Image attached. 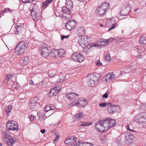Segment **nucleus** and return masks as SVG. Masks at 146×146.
I'll list each match as a JSON object with an SVG mask.
<instances>
[{
	"label": "nucleus",
	"instance_id": "obj_1",
	"mask_svg": "<svg viewBox=\"0 0 146 146\" xmlns=\"http://www.w3.org/2000/svg\"><path fill=\"white\" fill-rule=\"evenodd\" d=\"M29 46V42L28 41H21L17 44L15 49V53L18 54H22L25 50Z\"/></svg>",
	"mask_w": 146,
	"mask_h": 146
},
{
	"label": "nucleus",
	"instance_id": "obj_2",
	"mask_svg": "<svg viewBox=\"0 0 146 146\" xmlns=\"http://www.w3.org/2000/svg\"><path fill=\"white\" fill-rule=\"evenodd\" d=\"M109 8L108 2H105L102 3L96 9V12L100 16H102L105 14L106 10Z\"/></svg>",
	"mask_w": 146,
	"mask_h": 146
},
{
	"label": "nucleus",
	"instance_id": "obj_3",
	"mask_svg": "<svg viewBox=\"0 0 146 146\" xmlns=\"http://www.w3.org/2000/svg\"><path fill=\"white\" fill-rule=\"evenodd\" d=\"M107 124L104 120H101L96 123V128L100 132H103L108 130V128L105 125Z\"/></svg>",
	"mask_w": 146,
	"mask_h": 146
},
{
	"label": "nucleus",
	"instance_id": "obj_4",
	"mask_svg": "<svg viewBox=\"0 0 146 146\" xmlns=\"http://www.w3.org/2000/svg\"><path fill=\"white\" fill-rule=\"evenodd\" d=\"M90 38L86 36H80L78 39L80 45L82 47L88 46L90 43Z\"/></svg>",
	"mask_w": 146,
	"mask_h": 146
},
{
	"label": "nucleus",
	"instance_id": "obj_5",
	"mask_svg": "<svg viewBox=\"0 0 146 146\" xmlns=\"http://www.w3.org/2000/svg\"><path fill=\"white\" fill-rule=\"evenodd\" d=\"M68 3H66V4H67V7H62V11L63 14V16L66 18H67L66 15H69L70 14L71 11L70 10L72 9L73 7V3L71 1L69 2V3L71 4L70 7L69 6Z\"/></svg>",
	"mask_w": 146,
	"mask_h": 146
},
{
	"label": "nucleus",
	"instance_id": "obj_6",
	"mask_svg": "<svg viewBox=\"0 0 146 146\" xmlns=\"http://www.w3.org/2000/svg\"><path fill=\"white\" fill-rule=\"evenodd\" d=\"M134 120L139 124L146 122V112L137 115L134 117Z\"/></svg>",
	"mask_w": 146,
	"mask_h": 146
},
{
	"label": "nucleus",
	"instance_id": "obj_7",
	"mask_svg": "<svg viewBox=\"0 0 146 146\" xmlns=\"http://www.w3.org/2000/svg\"><path fill=\"white\" fill-rule=\"evenodd\" d=\"M87 103V101L83 98H80L78 101H73L71 104L73 106H76L78 107H82L86 106Z\"/></svg>",
	"mask_w": 146,
	"mask_h": 146
},
{
	"label": "nucleus",
	"instance_id": "obj_8",
	"mask_svg": "<svg viewBox=\"0 0 146 146\" xmlns=\"http://www.w3.org/2000/svg\"><path fill=\"white\" fill-rule=\"evenodd\" d=\"M62 88L61 86H57L52 88L49 92L48 96L52 97L57 95L61 90Z\"/></svg>",
	"mask_w": 146,
	"mask_h": 146
},
{
	"label": "nucleus",
	"instance_id": "obj_9",
	"mask_svg": "<svg viewBox=\"0 0 146 146\" xmlns=\"http://www.w3.org/2000/svg\"><path fill=\"white\" fill-rule=\"evenodd\" d=\"M71 58L75 61L81 62L84 60V57L79 52H76L72 54Z\"/></svg>",
	"mask_w": 146,
	"mask_h": 146
},
{
	"label": "nucleus",
	"instance_id": "obj_10",
	"mask_svg": "<svg viewBox=\"0 0 146 146\" xmlns=\"http://www.w3.org/2000/svg\"><path fill=\"white\" fill-rule=\"evenodd\" d=\"M77 26V23L74 20L69 21L65 25L66 29L70 31L74 29Z\"/></svg>",
	"mask_w": 146,
	"mask_h": 146
},
{
	"label": "nucleus",
	"instance_id": "obj_11",
	"mask_svg": "<svg viewBox=\"0 0 146 146\" xmlns=\"http://www.w3.org/2000/svg\"><path fill=\"white\" fill-rule=\"evenodd\" d=\"M105 122L107 123L105 125L108 128V130L110 128L115 126L116 124V121L114 119L109 117L106 118L104 119Z\"/></svg>",
	"mask_w": 146,
	"mask_h": 146
},
{
	"label": "nucleus",
	"instance_id": "obj_12",
	"mask_svg": "<svg viewBox=\"0 0 146 146\" xmlns=\"http://www.w3.org/2000/svg\"><path fill=\"white\" fill-rule=\"evenodd\" d=\"M40 50L41 55L44 58H46L49 56L50 52H49V49L46 44L43 46Z\"/></svg>",
	"mask_w": 146,
	"mask_h": 146
},
{
	"label": "nucleus",
	"instance_id": "obj_13",
	"mask_svg": "<svg viewBox=\"0 0 146 146\" xmlns=\"http://www.w3.org/2000/svg\"><path fill=\"white\" fill-rule=\"evenodd\" d=\"M9 138H7V137H6L5 138L4 137V141L7 143L8 145L11 146L17 142V139L15 138H14L10 136H9Z\"/></svg>",
	"mask_w": 146,
	"mask_h": 146
},
{
	"label": "nucleus",
	"instance_id": "obj_14",
	"mask_svg": "<svg viewBox=\"0 0 146 146\" xmlns=\"http://www.w3.org/2000/svg\"><path fill=\"white\" fill-rule=\"evenodd\" d=\"M29 9L31 12H33V15H34L33 13L40 14V13L41 12V11L40 12L39 7L36 5L32 4Z\"/></svg>",
	"mask_w": 146,
	"mask_h": 146
},
{
	"label": "nucleus",
	"instance_id": "obj_15",
	"mask_svg": "<svg viewBox=\"0 0 146 146\" xmlns=\"http://www.w3.org/2000/svg\"><path fill=\"white\" fill-rule=\"evenodd\" d=\"M38 98L37 97L32 98L30 101L29 106L31 109H34L36 106L38 101Z\"/></svg>",
	"mask_w": 146,
	"mask_h": 146
},
{
	"label": "nucleus",
	"instance_id": "obj_16",
	"mask_svg": "<svg viewBox=\"0 0 146 146\" xmlns=\"http://www.w3.org/2000/svg\"><path fill=\"white\" fill-rule=\"evenodd\" d=\"M134 135L130 133L125 135V142L127 143H131L132 142V140L134 139Z\"/></svg>",
	"mask_w": 146,
	"mask_h": 146
},
{
	"label": "nucleus",
	"instance_id": "obj_17",
	"mask_svg": "<svg viewBox=\"0 0 146 146\" xmlns=\"http://www.w3.org/2000/svg\"><path fill=\"white\" fill-rule=\"evenodd\" d=\"M77 138L76 137H69L68 139H66L64 141L65 143L66 144H68L69 145H71L73 144V143L76 141Z\"/></svg>",
	"mask_w": 146,
	"mask_h": 146
},
{
	"label": "nucleus",
	"instance_id": "obj_18",
	"mask_svg": "<svg viewBox=\"0 0 146 146\" xmlns=\"http://www.w3.org/2000/svg\"><path fill=\"white\" fill-rule=\"evenodd\" d=\"M119 107L118 106L113 105L109 106L108 108V111L109 113L112 114L114 113L116 111V108Z\"/></svg>",
	"mask_w": 146,
	"mask_h": 146
},
{
	"label": "nucleus",
	"instance_id": "obj_19",
	"mask_svg": "<svg viewBox=\"0 0 146 146\" xmlns=\"http://www.w3.org/2000/svg\"><path fill=\"white\" fill-rule=\"evenodd\" d=\"M78 95V94H77L75 93L70 92L66 94V97L70 100L71 101L74 99L76 96Z\"/></svg>",
	"mask_w": 146,
	"mask_h": 146
},
{
	"label": "nucleus",
	"instance_id": "obj_20",
	"mask_svg": "<svg viewBox=\"0 0 146 146\" xmlns=\"http://www.w3.org/2000/svg\"><path fill=\"white\" fill-rule=\"evenodd\" d=\"M58 50L53 49L51 50L50 52L49 56L52 58L57 57Z\"/></svg>",
	"mask_w": 146,
	"mask_h": 146
},
{
	"label": "nucleus",
	"instance_id": "obj_21",
	"mask_svg": "<svg viewBox=\"0 0 146 146\" xmlns=\"http://www.w3.org/2000/svg\"><path fill=\"white\" fill-rule=\"evenodd\" d=\"M22 61H23V63L22 62H20V64L21 65H24L28 64L29 62V56H25L23 60Z\"/></svg>",
	"mask_w": 146,
	"mask_h": 146
},
{
	"label": "nucleus",
	"instance_id": "obj_22",
	"mask_svg": "<svg viewBox=\"0 0 146 146\" xmlns=\"http://www.w3.org/2000/svg\"><path fill=\"white\" fill-rule=\"evenodd\" d=\"M57 57H62L64 56L65 55L64 53V50L63 49H60L58 50Z\"/></svg>",
	"mask_w": 146,
	"mask_h": 146
},
{
	"label": "nucleus",
	"instance_id": "obj_23",
	"mask_svg": "<svg viewBox=\"0 0 146 146\" xmlns=\"http://www.w3.org/2000/svg\"><path fill=\"white\" fill-rule=\"evenodd\" d=\"M33 14H33V12H31V15L33 19L35 21L38 20L40 18L39 16L40 14L35 13H33Z\"/></svg>",
	"mask_w": 146,
	"mask_h": 146
},
{
	"label": "nucleus",
	"instance_id": "obj_24",
	"mask_svg": "<svg viewBox=\"0 0 146 146\" xmlns=\"http://www.w3.org/2000/svg\"><path fill=\"white\" fill-rule=\"evenodd\" d=\"M53 0H47L46 1L43 2L42 3V8H46L47 5L51 2Z\"/></svg>",
	"mask_w": 146,
	"mask_h": 146
},
{
	"label": "nucleus",
	"instance_id": "obj_25",
	"mask_svg": "<svg viewBox=\"0 0 146 146\" xmlns=\"http://www.w3.org/2000/svg\"><path fill=\"white\" fill-rule=\"evenodd\" d=\"M11 125L12 126L11 127V130L14 131L16 130L17 131L18 130V125L17 124H13L12 123V122L11 123Z\"/></svg>",
	"mask_w": 146,
	"mask_h": 146
},
{
	"label": "nucleus",
	"instance_id": "obj_26",
	"mask_svg": "<svg viewBox=\"0 0 146 146\" xmlns=\"http://www.w3.org/2000/svg\"><path fill=\"white\" fill-rule=\"evenodd\" d=\"M77 32L80 34H84L85 33L84 29L83 26L79 27L77 30Z\"/></svg>",
	"mask_w": 146,
	"mask_h": 146
},
{
	"label": "nucleus",
	"instance_id": "obj_27",
	"mask_svg": "<svg viewBox=\"0 0 146 146\" xmlns=\"http://www.w3.org/2000/svg\"><path fill=\"white\" fill-rule=\"evenodd\" d=\"M125 11H127V13L126 14L123 15V16L128 15L129 13L131 11V7L130 6H129V5L126 4L125 5Z\"/></svg>",
	"mask_w": 146,
	"mask_h": 146
},
{
	"label": "nucleus",
	"instance_id": "obj_28",
	"mask_svg": "<svg viewBox=\"0 0 146 146\" xmlns=\"http://www.w3.org/2000/svg\"><path fill=\"white\" fill-rule=\"evenodd\" d=\"M96 80L94 81L92 80H90L88 82V85L91 87H93L95 85V83H96Z\"/></svg>",
	"mask_w": 146,
	"mask_h": 146
},
{
	"label": "nucleus",
	"instance_id": "obj_29",
	"mask_svg": "<svg viewBox=\"0 0 146 146\" xmlns=\"http://www.w3.org/2000/svg\"><path fill=\"white\" fill-rule=\"evenodd\" d=\"M16 34H18L20 33H21V31L23 29V28L19 25H17L16 27Z\"/></svg>",
	"mask_w": 146,
	"mask_h": 146
},
{
	"label": "nucleus",
	"instance_id": "obj_30",
	"mask_svg": "<svg viewBox=\"0 0 146 146\" xmlns=\"http://www.w3.org/2000/svg\"><path fill=\"white\" fill-rule=\"evenodd\" d=\"M115 141L118 145L121 144L122 143L121 137L119 136L115 138Z\"/></svg>",
	"mask_w": 146,
	"mask_h": 146
},
{
	"label": "nucleus",
	"instance_id": "obj_31",
	"mask_svg": "<svg viewBox=\"0 0 146 146\" xmlns=\"http://www.w3.org/2000/svg\"><path fill=\"white\" fill-rule=\"evenodd\" d=\"M139 42L142 44H146V36L141 37L139 39Z\"/></svg>",
	"mask_w": 146,
	"mask_h": 146
},
{
	"label": "nucleus",
	"instance_id": "obj_32",
	"mask_svg": "<svg viewBox=\"0 0 146 146\" xmlns=\"http://www.w3.org/2000/svg\"><path fill=\"white\" fill-rule=\"evenodd\" d=\"M113 40V39L112 38H110L108 39H103L102 40V41H101L100 42L102 43L103 42L106 43V44H107L109 43V41L111 42Z\"/></svg>",
	"mask_w": 146,
	"mask_h": 146
},
{
	"label": "nucleus",
	"instance_id": "obj_33",
	"mask_svg": "<svg viewBox=\"0 0 146 146\" xmlns=\"http://www.w3.org/2000/svg\"><path fill=\"white\" fill-rule=\"evenodd\" d=\"M112 104L110 102L109 103H100L99 104V106L100 107H104L105 106H108L110 105H111Z\"/></svg>",
	"mask_w": 146,
	"mask_h": 146
},
{
	"label": "nucleus",
	"instance_id": "obj_34",
	"mask_svg": "<svg viewBox=\"0 0 146 146\" xmlns=\"http://www.w3.org/2000/svg\"><path fill=\"white\" fill-rule=\"evenodd\" d=\"M84 115V114L83 112L79 113L78 114L76 115V118H82Z\"/></svg>",
	"mask_w": 146,
	"mask_h": 146
},
{
	"label": "nucleus",
	"instance_id": "obj_35",
	"mask_svg": "<svg viewBox=\"0 0 146 146\" xmlns=\"http://www.w3.org/2000/svg\"><path fill=\"white\" fill-rule=\"evenodd\" d=\"M111 74H110V73H108L105 76V78L106 82H109L110 80H111L110 77L111 76Z\"/></svg>",
	"mask_w": 146,
	"mask_h": 146
},
{
	"label": "nucleus",
	"instance_id": "obj_36",
	"mask_svg": "<svg viewBox=\"0 0 146 146\" xmlns=\"http://www.w3.org/2000/svg\"><path fill=\"white\" fill-rule=\"evenodd\" d=\"M11 122L10 121H8L6 124L7 128L8 129V130L9 131L11 130V127H12V126L11 125Z\"/></svg>",
	"mask_w": 146,
	"mask_h": 146
},
{
	"label": "nucleus",
	"instance_id": "obj_37",
	"mask_svg": "<svg viewBox=\"0 0 146 146\" xmlns=\"http://www.w3.org/2000/svg\"><path fill=\"white\" fill-rule=\"evenodd\" d=\"M3 10L5 13L10 12L11 13H12L14 11V10H11L10 9L8 8L5 9Z\"/></svg>",
	"mask_w": 146,
	"mask_h": 146
},
{
	"label": "nucleus",
	"instance_id": "obj_38",
	"mask_svg": "<svg viewBox=\"0 0 146 146\" xmlns=\"http://www.w3.org/2000/svg\"><path fill=\"white\" fill-rule=\"evenodd\" d=\"M90 46L89 47H86L84 48L83 50V52L84 53L87 54L89 52V49L90 48Z\"/></svg>",
	"mask_w": 146,
	"mask_h": 146
},
{
	"label": "nucleus",
	"instance_id": "obj_39",
	"mask_svg": "<svg viewBox=\"0 0 146 146\" xmlns=\"http://www.w3.org/2000/svg\"><path fill=\"white\" fill-rule=\"evenodd\" d=\"M80 125V126H87L90 125L88 123H87L85 122H82Z\"/></svg>",
	"mask_w": 146,
	"mask_h": 146
},
{
	"label": "nucleus",
	"instance_id": "obj_40",
	"mask_svg": "<svg viewBox=\"0 0 146 146\" xmlns=\"http://www.w3.org/2000/svg\"><path fill=\"white\" fill-rule=\"evenodd\" d=\"M109 92H107L103 95L102 97L105 98H108V96L110 94Z\"/></svg>",
	"mask_w": 146,
	"mask_h": 146
},
{
	"label": "nucleus",
	"instance_id": "obj_41",
	"mask_svg": "<svg viewBox=\"0 0 146 146\" xmlns=\"http://www.w3.org/2000/svg\"><path fill=\"white\" fill-rule=\"evenodd\" d=\"M51 110L50 106H48L46 107L44 109V111L45 112H48V111H50Z\"/></svg>",
	"mask_w": 146,
	"mask_h": 146
},
{
	"label": "nucleus",
	"instance_id": "obj_42",
	"mask_svg": "<svg viewBox=\"0 0 146 146\" xmlns=\"http://www.w3.org/2000/svg\"><path fill=\"white\" fill-rule=\"evenodd\" d=\"M141 108L143 110H146V104H144L141 106Z\"/></svg>",
	"mask_w": 146,
	"mask_h": 146
},
{
	"label": "nucleus",
	"instance_id": "obj_43",
	"mask_svg": "<svg viewBox=\"0 0 146 146\" xmlns=\"http://www.w3.org/2000/svg\"><path fill=\"white\" fill-rule=\"evenodd\" d=\"M117 25V24H115L114 25H113L112 27L109 29L108 30V31H109L112 29H114L115 27H116Z\"/></svg>",
	"mask_w": 146,
	"mask_h": 146
},
{
	"label": "nucleus",
	"instance_id": "obj_44",
	"mask_svg": "<svg viewBox=\"0 0 146 146\" xmlns=\"http://www.w3.org/2000/svg\"><path fill=\"white\" fill-rule=\"evenodd\" d=\"M110 58V53H108L106 55V59L107 60H109Z\"/></svg>",
	"mask_w": 146,
	"mask_h": 146
},
{
	"label": "nucleus",
	"instance_id": "obj_45",
	"mask_svg": "<svg viewBox=\"0 0 146 146\" xmlns=\"http://www.w3.org/2000/svg\"><path fill=\"white\" fill-rule=\"evenodd\" d=\"M12 108V107L11 105L8 106V107L6 108L5 109V111L7 112V111H11Z\"/></svg>",
	"mask_w": 146,
	"mask_h": 146
},
{
	"label": "nucleus",
	"instance_id": "obj_46",
	"mask_svg": "<svg viewBox=\"0 0 146 146\" xmlns=\"http://www.w3.org/2000/svg\"><path fill=\"white\" fill-rule=\"evenodd\" d=\"M138 50H139L138 51L139 52H143L145 50V48L143 47H141V48H137Z\"/></svg>",
	"mask_w": 146,
	"mask_h": 146
},
{
	"label": "nucleus",
	"instance_id": "obj_47",
	"mask_svg": "<svg viewBox=\"0 0 146 146\" xmlns=\"http://www.w3.org/2000/svg\"><path fill=\"white\" fill-rule=\"evenodd\" d=\"M69 37V35L66 36V35H61V39L62 40H63L64 38H67Z\"/></svg>",
	"mask_w": 146,
	"mask_h": 146
},
{
	"label": "nucleus",
	"instance_id": "obj_48",
	"mask_svg": "<svg viewBox=\"0 0 146 146\" xmlns=\"http://www.w3.org/2000/svg\"><path fill=\"white\" fill-rule=\"evenodd\" d=\"M100 44H98L97 43H93L90 46V48L94 46L95 47H98L99 46Z\"/></svg>",
	"mask_w": 146,
	"mask_h": 146
},
{
	"label": "nucleus",
	"instance_id": "obj_49",
	"mask_svg": "<svg viewBox=\"0 0 146 146\" xmlns=\"http://www.w3.org/2000/svg\"><path fill=\"white\" fill-rule=\"evenodd\" d=\"M110 74H111V76L110 77L111 80L113 79L115 77L114 73L113 72L111 73Z\"/></svg>",
	"mask_w": 146,
	"mask_h": 146
},
{
	"label": "nucleus",
	"instance_id": "obj_50",
	"mask_svg": "<svg viewBox=\"0 0 146 146\" xmlns=\"http://www.w3.org/2000/svg\"><path fill=\"white\" fill-rule=\"evenodd\" d=\"M12 76H13L12 75H7L6 76V80H9L10 79V78L12 77Z\"/></svg>",
	"mask_w": 146,
	"mask_h": 146
},
{
	"label": "nucleus",
	"instance_id": "obj_51",
	"mask_svg": "<svg viewBox=\"0 0 146 146\" xmlns=\"http://www.w3.org/2000/svg\"><path fill=\"white\" fill-rule=\"evenodd\" d=\"M60 136L57 135L56 136L55 138L53 140V141L54 142L56 141L57 140H58Z\"/></svg>",
	"mask_w": 146,
	"mask_h": 146
},
{
	"label": "nucleus",
	"instance_id": "obj_52",
	"mask_svg": "<svg viewBox=\"0 0 146 146\" xmlns=\"http://www.w3.org/2000/svg\"><path fill=\"white\" fill-rule=\"evenodd\" d=\"M35 118V116L33 115H31V117H29V119L31 120H33Z\"/></svg>",
	"mask_w": 146,
	"mask_h": 146
},
{
	"label": "nucleus",
	"instance_id": "obj_53",
	"mask_svg": "<svg viewBox=\"0 0 146 146\" xmlns=\"http://www.w3.org/2000/svg\"><path fill=\"white\" fill-rule=\"evenodd\" d=\"M36 85H37V87H38V85L39 86H42V85H43L44 84L42 82H41L40 83H38V84H36Z\"/></svg>",
	"mask_w": 146,
	"mask_h": 146
},
{
	"label": "nucleus",
	"instance_id": "obj_54",
	"mask_svg": "<svg viewBox=\"0 0 146 146\" xmlns=\"http://www.w3.org/2000/svg\"><path fill=\"white\" fill-rule=\"evenodd\" d=\"M73 143H73V144H74V145H75V146H76L79 144L80 143V142H78L76 141Z\"/></svg>",
	"mask_w": 146,
	"mask_h": 146
},
{
	"label": "nucleus",
	"instance_id": "obj_55",
	"mask_svg": "<svg viewBox=\"0 0 146 146\" xmlns=\"http://www.w3.org/2000/svg\"><path fill=\"white\" fill-rule=\"evenodd\" d=\"M125 74V72H124L123 71H120V75L121 76H123Z\"/></svg>",
	"mask_w": 146,
	"mask_h": 146
},
{
	"label": "nucleus",
	"instance_id": "obj_56",
	"mask_svg": "<svg viewBox=\"0 0 146 146\" xmlns=\"http://www.w3.org/2000/svg\"><path fill=\"white\" fill-rule=\"evenodd\" d=\"M4 13H5L4 12V10L2 11L0 13V17H1L3 16L4 15Z\"/></svg>",
	"mask_w": 146,
	"mask_h": 146
},
{
	"label": "nucleus",
	"instance_id": "obj_57",
	"mask_svg": "<svg viewBox=\"0 0 146 146\" xmlns=\"http://www.w3.org/2000/svg\"><path fill=\"white\" fill-rule=\"evenodd\" d=\"M96 64L98 66H101L102 65V63L99 61L98 62L96 63Z\"/></svg>",
	"mask_w": 146,
	"mask_h": 146
},
{
	"label": "nucleus",
	"instance_id": "obj_58",
	"mask_svg": "<svg viewBox=\"0 0 146 146\" xmlns=\"http://www.w3.org/2000/svg\"><path fill=\"white\" fill-rule=\"evenodd\" d=\"M50 108L51 110H54L55 109V107L54 106H50Z\"/></svg>",
	"mask_w": 146,
	"mask_h": 146
},
{
	"label": "nucleus",
	"instance_id": "obj_59",
	"mask_svg": "<svg viewBox=\"0 0 146 146\" xmlns=\"http://www.w3.org/2000/svg\"><path fill=\"white\" fill-rule=\"evenodd\" d=\"M29 84L31 85H33L34 84V83L32 80H31L30 81V82H29Z\"/></svg>",
	"mask_w": 146,
	"mask_h": 146
},
{
	"label": "nucleus",
	"instance_id": "obj_60",
	"mask_svg": "<svg viewBox=\"0 0 146 146\" xmlns=\"http://www.w3.org/2000/svg\"><path fill=\"white\" fill-rule=\"evenodd\" d=\"M45 130L44 129H42L40 130V132L42 133H45Z\"/></svg>",
	"mask_w": 146,
	"mask_h": 146
},
{
	"label": "nucleus",
	"instance_id": "obj_61",
	"mask_svg": "<svg viewBox=\"0 0 146 146\" xmlns=\"http://www.w3.org/2000/svg\"><path fill=\"white\" fill-rule=\"evenodd\" d=\"M6 112L7 113V115H8L10 113V111H7V112L6 111Z\"/></svg>",
	"mask_w": 146,
	"mask_h": 146
},
{
	"label": "nucleus",
	"instance_id": "obj_62",
	"mask_svg": "<svg viewBox=\"0 0 146 146\" xmlns=\"http://www.w3.org/2000/svg\"><path fill=\"white\" fill-rule=\"evenodd\" d=\"M44 116V115L43 114L41 115L40 117V118H43Z\"/></svg>",
	"mask_w": 146,
	"mask_h": 146
},
{
	"label": "nucleus",
	"instance_id": "obj_63",
	"mask_svg": "<svg viewBox=\"0 0 146 146\" xmlns=\"http://www.w3.org/2000/svg\"><path fill=\"white\" fill-rule=\"evenodd\" d=\"M11 122H12V123H13V124H17V123L15 122V121H11Z\"/></svg>",
	"mask_w": 146,
	"mask_h": 146
},
{
	"label": "nucleus",
	"instance_id": "obj_64",
	"mask_svg": "<svg viewBox=\"0 0 146 146\" xmlns=\"http://www.w3.org/2000/svg\"><path fill=\"white\" fill-rule=\"evenodd\" d=\"M29 0H22V1L23 2H27L29 1Z\"/></svg>",
	"mask_w": 146,
	"mask_h": 146
}]
</instances>
